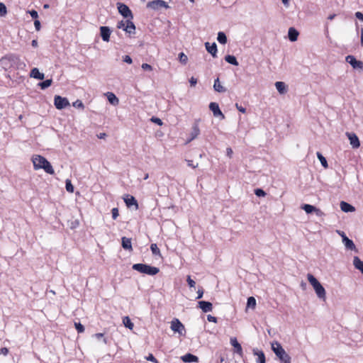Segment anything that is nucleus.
Segmentation results:
<instances>
[{"label": "nucleus", "instance_id": "27", "mask_svg": "<svg viewBox=\"0 0 363 363\" xmlns=\"http://www.w3.org/2000/svg\"><path fill=\"white\" fill-rule=\"evenodd\" d=\"M182 359L184 362H195L198 361V357L192 354L188 353L182 356Z\"/></svg>", "mask_w": 363, "mask_h": 363}, {"label": "nucleus", "instance_id": "32", "mask_svg": "<svg viewBox=\"0 0 363 363\" xmlns=\"http://www.w3.org/2000/svg\"><path fill=\"white\" fill-rule=\"evenodd\" d=\"M217 40L219 43L225 45L227 43L226 35L222 31L218 32Z\"/></svg>", "mask_w": 363, "mask_h": 363}, {"label": "nucleus", "instance_id": "22", "mask_svg": "<svg viewBox=\"0 0 363 363\" xmlns=\"http://www.w3.org/2000/svg\"><path fill=\"white\" fill-rule=\"evenodd\" d=\"M124 202L128 207H130L132 206H135L136 208L138 207L137 200L133 196L127 195L125 198H124Z\"/></svg>", "mask_w": 363, "mask_h": 363}, {"label": "nucleus", "instance_id": "51", "mask_svg": "<svg viewBox=\"0 0 363 363\" xmlns=\"http://www.w3.org/2000/svg\"><path fill=\"white\" fill-rule=\"evenodd\" d=\"M142 69L144 70H149L151 71L152 69V67L150 65L147 63H143L141 66Z\"/></svg>", "mask_w": 363, "mask_h": 363}, {"label": "nucleus", "instance_id": "29", "mask_svg": "<svg viewBox=\"0 0 363 363\" xmlns=\"http://www.w3.org/2000/svg\"><path fill=\"white\" fill-rule=\"evenodd\" d=\"M200 133V130L197 124H194L192 128V131L191 133V137L188 140V142H191L194 139H195Z\"/></svg>", "mask_w": 363, "mask_h": 363}, {"label": "nucleus", "instance_id": "60", "mask_svg": "<svg viewBox=\"0 0 363 363\" xmlns=\"http://www.w3.org/2000/svg\"><path fill=\"white\" fill-rule=\"evenodd\" d=\"M9 353V350L8 348L6 347H2L1 350H0V354H3V355H7Z\"/></svg>", "mask_w": 363, "mask_h": 363}, {"label": "nucleus", "instance_id": "25", "mask_svg": "<svg viewBox=\"0 0 363 363\" xmlns=\"http://www.w3.org/2000/svg\"><path fill=\"white\" fill-rule=\"evenodd\" d=\"M353 265L355 269L359 270L363 274V261H362L359 257H354Z\"/></svg>", "mask_w": 363, "mask_h": 363}, {"label": "nucleus", "instance_id": "28", "mask_svg": "<svg viewBox=\"0 0 363 363\" xmlns=\"http://www.w3.org/2000/svg\"><path fill=\"white\" fill-rule=\"evenodd\" d=\"M106 96H107V99L111 104L114 105V106L118 104L119 100L113 93L107 92Z\"/></svg>", "mask_w": 363, "mask_h": 363}, {"label": "nucleus", "instance_id": "33", "mask_svg": "<svg viewBox=\"0 0 363 363\" xmlns=\"http://www.w3.org/2000/svg\"><path fill=\"white\" fill-rule=\"evenodd\" d=\"M317 155V157L318 158V160H320L322 166L324 167V168H328V162L325 159V157L319 152H318L316 153Z\"/></svg>", "mask_w": 363, "mask_h": 363}, {"label": "nucleus", "instance_id": "57", "mask_svg": "<svg viewBox=\"0 0 363 363\" xmlns=\"http://www.w3.org/2000/svg\"><path fill=\"white\" fill-rule=\"evenodd\" d=\"M207 320L209 321V322H212V323H216L217 322V318L211 315H207Z\"/></svg>", "mask_w": 363, "mask_h": 363}, {"label": "nucleus", "instance_id": "13", "mask_svg": "<svg viewBox=\"0 0 363 363\" xmlns=\"http://www.w3.org/2000/svg\"><path fill=\"white\" fill-rule=\"evenodd\" d=\"M230 344L234 347V352L240 355V357H242L243 352L241 345L238 342V340L236 337H231L230 338Z\"/></svg>", "mask_w": 363, "mask_h": 363}, {"label": "nucleus", "instance_id": "44", "mask_svg": "<svg viewBox=\"0 0 363 363\" xmlns=\"http://www.w3.org/2000/svg\"><path fill=\"white\" fill-rule=\"evenodd\" d=\"M255 194L257 196H264L266 193L262 189H257L255 190Z\"/></svg>", "mask_w": 363, "mask_h": 363}, {"label": "nucleus", "instance_id": "16", "mask_svg": "<svg viewBox=\"0 0 363 363\" xmlns=\"http://www.w3.org/2000/svg\"><path fill=\"white\" fill-rule=\"evenodd\" d=\"M121 245L124 250H128L129 252L133 251V247H132V242H131L130 238H128L126 237H123L121 238Z\"/></svg>", "mask_w": 363, "mask_h": 363}, {"label": "nucleus", "instance_id": "49", "mask_svg": "<svg viewBox=\"0 0 363 363\" xmlns=\"http://www.w3.org/2000/svg\"><path fill=\"white\" fill-rule=\"evenodd\" d=\"M146 359L147 361H150V362H155V363H158V361L157 360V359L154 357V355L152 354H150L147 357H146Z\"/></svg>", "mask_w": 363, "mask_h": 363}, {"label": "nucleus", "instance_id": "1", "mask_svg": "<svg viewBox=\"0 0 363 363\" xmlns=\"http://www.w3.org/2000/svg\"><path fill=\"white\" fill-rule=\"evenodd\" d=\"M0 65L6 71L21 70L26 71V63L21 60L19 55L10 53L2 57L0 60Z\"/></svg>", "mask_w": 363, "mask_h": 363}, {"label": "nucleus", "instance_id": "9", "mask_svg": "<svg viewBox=\"0 0 363 363\" xmlns=\"http://www.w3.org/2000/svg\"><path fill=\"white\" fill-rule=\"evenodd\" d=\"M345 60L353 69L363 70V62L360 60H357L354 56L347 55Z\"/></svg>", "mask_w": 363, "mask_h": 363}, {"label": "nucleus", "instance_id": "23", "mask_svg": "<svg viewBox=\"0 0 363 363\" xmlns=\"http://www.w3.org/2000/svg\"><path fill=\"white\" fill-rule=\"evenodd\" d=\"M275 86L280 94H284L287 92V86L283 82H277Z\"/></svg>", "mask_w": 363, "mask_h": 363}, {"label": "nucleus", "instance_id": "11", "mask_svg": "<svg viewBox=\"0 0 363 363\" xmlns=\"http://www.w3.org/2000/svg\"><path fill=\"white\" fill-rule=\"evenodd\" d=\"M347 136L350 140V143L352 148H358L360 146V142L359 140L358 137L355 133H347Z\"/></svg>", "mask_w": 363, "mask_h": 363}, {"label": "nucleus", "instance_id": "39", "mask_svg": "<svg viewBox=\"0 0 363 363\" xmlns=\"http://www.w3.org/2000/svg\"><path fill=\"white\" fill-rule=\"evenodd\" d=\"M65 188L67 191L69 193L74 192V186L69 179H67L65 182Z\"/></svg>", "mask_w": 363, "mask_h": 363}, {"label": "nucleus", "instance_id": "5", "mask_svg": "<svg viewBox=\"0 0 363 363\" xmlns=\"http://www.w3.org/2000/svg\"><path fill=\"white\" fill-rule=\"evenodd\" d=\"M132 268L140 273L150 276H154L160 272L158 267L142 263L134 264Z\"/></svg>", "mask_w": 363, "mask_h": 363}, {"label": "nucleus", "instance_id": "46", "mask_svg": "<svg viewBox=\"0 0 363 363\" xmlns=\"http://www.w3.org/2000/svg\"><path fill=\"white\" fill-rule=\"evenodd\" d=\"M186 281H187V283H188L189 287H191V288L195 287L196 283L193 279H191L190 276H187Z\"/></svg>", "mask_w": 363, "mask_h": 363}, {"label": "nucleus", "instance_id": "21", "mask_svg": "<svg viewBox=\"0 0 363 363\" xmlns=\"http://www.w3.org/2000/svg\"><path fill=\"white\" fill-rule=\"evenodd\" d=\"M253 354L255 356H257L256 362L257 363H265V355L262 351L258 350L257 349L253 350Z\"/></svg>", "mask_w": 363, "mask_h": 363}, {"label": "nucleus", "instance_id": "38", "mask_svg": "<svg viewBox=\"0 0 363 363\" xmlns=\"http://www.w3.org/2000/svg\"><path fill=\"white\" fill-rule=\"evenodd\" d=\"M52 79H46L39 84V86L42 89H45L49 87L52 84Z\"/></svg>", "mask_w": 363, "mask_h": 363}, {"label": "nucleus", "instance_id": "41", "mask_svg": "<svg viewBox=\"0 0 363 363\" xmlns=\"http://www.w3.org/2000/svg\"><path fill=\"white\" fill-rule=\"evenodd\" d=\"M74 326L79 333L84 332V327L80 323H74Z\"/></svg>", "mask_w": 363, "mask_h": 363}, {"label": "nucleus", "instance_id": "35", "mask_svg": "<svg viewBox=\"0 0 363 363\" xmlns=\"http://www.w3.org/2000/svg\"><path fill=\"white\" fill-rule=\"evenodd\" d=\"M256 306V300L253 296H250L247 298V307L255 308Z\"/></svg>", "mask_w": 363, "mask_h": 363}, {"label": "nucleus", "instance_id": "3", "mask_svg": "<svg viewBox=\"0 0 363 363\" xmlns=\"http://www.w3.org/2000/svg\"><path fill=\"white\" fill-rule=\"evenodd\" d=\"M272 350L281 363H291V357L278 342L272 344Z\"/></svg>", "mask_w": 363, "mask_h": 363}, {"label": "nucleus", "instance_id": "45", "mask_svg": "<svg viewBox=\"0 0 363 363\" xmlns=\"http://www.w3.org/2000/svg\"><path fill=\"white\" fill-rule=\"evenodd\" d=\"M111 213H112V218L113 220H116L118 216V209L117 208H113L112 210H111Z\"/></svg>", "mask_w": 363, "mask_h": 363}, {"label": "nucleus", "instance_id": "7", "mask_svg": "<svg viewBox=\"0 0 363 363\" xmlns=\"http://www.w3.org/2000/svg\"><path fill=\"white\" fill-rule=\"evenodd\" d=\"M117 9L119 13L127 19H133V15L129 7L123 3H117Z\"/></svg>", "mask_w": 363, "mask_h": 363}, {"label": "nucleus", "instance_id": "15", "mask_svg": "<svg viewBox=\"0 0 363 363\" xmlns=\"http://www.w3.org/2000/svg\"><path fill=\"white\" fill-rule=\"evenodd\" d=\"M198 304H199V307L204 313L211 312L213 310V305L209 301H199Z\"/></svg>", "mask_w": 363, "mask_h": 363}, {"label": "nucleus", "instance_id": "55", "mask_svg": "<svg viewBox=\"0 0 363 363\" xmlns=\"http://www.w3.org/2000/svg\"><path fill=\"white\" fill-rule=\"evenodd\" d=\"M235 106L240 112L242 113H245L246 112V108L242 107V106H240L238 104H236Z\"/></svg>", "mask_w": 363, "mask_h": 363}, {"label": "nucleus", "instance_id": "42", "mask_svg": "<svg viewBox=\"0 0 363 363\" xmlns=\"http://www.w3.org/2000/svg\"><path fill=\"white\" fill-rule=\"evenodd\" d=\"M73 106L74 107H76V108H82V109H84V104L82 103V101L80 100H77L75 101L74 103H73Z\"/></svg>", "mask_w": 363, "mask_h": 363}, {"label": "nucleus", "instance_id": "12", "mask_svg": "<svg viewBox=\"0 0 363 363\" xmlns=\"http://www.w3.org/2000/svg\"><path fill=\"white\" fill-rule=\"evenodd\" d=\"M209 108L213 112V116L216 117L220 116L222 119L225 118L224 115L221 112L219 106L216 102H211L209 104Z\"/></svg>", "mask_w": 363, "mask_h": 363}, {"label": "nucleus", "instance_id": "19", "mask_svg": "<svg viewBox=\"0 0 363 363\" xmlns=\"http://www.w3.org/2000/svg\"><path fill=\"white\" fill-rule=\"evenodd\" d=\"M340 206L341 210L345 213L354 212L355 211V208L352 205L345 201H341Z\"/></svg>", "mask_w": 363, "mask_h": 363}, {"label": "nucleus", "instance_id": "54", "mask_svg": "<svg viewBox=\"0 0 363 363\" xmlns=\"http://www.w3.org/2000/svg\"><path fill=\"white\" fill-rule=\"evenodd\" d=\"M34 26H35V28L36 30H40V28H41L40 22L38 20H37V19L35 20Z\"/></svg>", "mask_w": 363, "mask_h": 363}, {"label": "nucleus", "instance_id": "34", "mask_svg": "<svg viewBox=\"0 0 363 363\" xmlns=\"http://www.w3.org/2000/svg\"><path fill=\"white\" fill-rule=\"evenodd\" d=\"M123 323L126 328H128L130 330H132L133 328L134 325L128 316H125L123 318Z\"/></svg>", "mask_w": 363, "mask_h": 363}, {"label": "nucleus", "instance_id": "61", "mask_svg": "<svg viewBox=\"0 0 363 363\" xmlns=\"http://www.w3.org/2000/svg\"><path fill=\"white\" fill-rule=\"evenodd\" d=\"M197 294H198V296H197L196 298H197V299L201 298H202V296H203V289H199L198 290V291H197Z\"/></svg>", "mask_w": 363, "mask_h": 363}, {"label": "nucleus", "instance_id": "63", "mask_svg": "<svg viewBox=\"0 0 363 363\" xmlns=\"http://www.w3.org/2000/svg\"><path fill=\"white\" fill-rule=\"evenodd\" d=\"M97 137L99 139H104V138H105L106 137V134L105 133H101L99 135H97Z\"/></svg>", "mask_w": 363, "mask_h": 363}, {"label": "nucleus", "instance_id": "6", "mask_svg": "<svg viewBox=\"0 0 363 363\" xmlns=\"http://www.w3.org/2000/svg\"><path fill=\"white\" fill-rule=\"evenodd\" d=\"M170 328L174 333H179L180 335H184L186 330L184 325L181 323V321L177 318H174L171 321Z\"/></svg>", "mask_w": 363, "mask_h": 363}, {"label": "nucleus", "instance_id": "30", "mask_svg": "<svg viewBox=\"0 0 363 363\" xmlns=\"http://www.w3.org/2000/svg\"><path fill=\"white\" fill-rule=\"evenodd\" d=\"M213 88H214L215 91L220 92V93H223L226 91V89L221 85L218 78L215 79Z\"/></svg>", "mask_w": 363, "mask_h": 363}, {"label": "nucleus", "instance_id": "48", "mask_svg": "<svg viewBox=\"0 0 363 363\" xmlns=\"http://www.w3.org/2000/svg\"><path fill=\"white\" fill-rule=\"evenodd\" d=\"M125 25H126V21H121L118 23L117 28L119 29H123L124 30L125 28Z\"/></svg>", "mask_w": 363, "mask_h": 363}, {"label": "nucleus", "instance_id": "26", "mask_svg": "<svg viewBox=\"0 0 363 363\" xmlns=\"http://www.w3.org/2000/svg\"><path fill=\"white\" fill-rule=\"evenodd\" d=\"M298 32L294 28H290L288 31L289 39L291 42H294L297 40Z\"/></svg>", "mask_w": 363, "mask_h": 363}, {"label": "nucleus", "instance_id": "2", "mask_svg": "<svg viewBox=\"0 0 363 363\" xmlns=\"http://www.w3.org/2000/svg\"><path fill=\"white\" fill-rule=\"evenodd\" d=\"M32 162L35 170L42 169L48 174H55V171L52 168V166L45 157L39 155H35L32 157Z\"/></svg>", "mask_w": 363, "mask_h": 363}, {"label": "nucleus", "instance_id": "62", "mask_svg": "<svg viewBox=\"0 0 363 363\" xmlns=\"http://www.w3.org/2000/svg\"><path fill=\"white\" fill-rule=\"evenodd\" d=\"M313 212H315V214H316L318 216H323V215H324L323 212L321 210H320V209H318V208H315V210H314V211H313Z\"/></svg>", "mask_w": 363, "mask_h": 363}, {"label": "nucleus", "instance_id": "59", "mask_svg": "<svg viewBox=\"0 0 363 363\" xmlns=\"http://www.w3.org/2000/svg\"><path fill=\"white\" fill-rule=\"evenodd\" d=\"M189 83L191 86H195L197 84V79L194 77H191V79H189Z\"/></svg>", "mask_w": 363, "mask_h": 363}, {"label": "nucleus", "instance_id": "47", "mask_svg": "<svg viewBox=\"0 0 363 363\" xmlns=\"http://www.w3.org/2000/svg\"><path fill=\"white\" fill-rule=\"evenodd\" d=\"M186 162H187L188 166L193 169H195L198 167V163L194 164L191 160H186Z\"/></svg>", "mask_w": 363, "mask_h": 363}, {"label": "nucleus", "instance_id": "58", "mask_svg": "<svg viewBox=\"0 0 363 363\" xmlns=\"http://www.w3.org/2000/svg\"><path fill=\"white\" fill-rule=\"evenodd\" d=\"M355 16L359 21H363V13L360 11H357L355 13Z\"/></svg>", "mask_w": 363, "mask_h": 363}, {"label": "nucleus", "instance_id": "14", "mask_svg": "<svg viewBox=\"0 0 363 363\" xmlns=\"http://www.w3.org/2000/svg\"><path fill=\"white\" fill-rule=\"evenodd\" d=\"M111 33V30L108 26H101L100 27V35L102 40L105 42H108L110 40V35Z\"/></svg>", "mask_w": 363, "mask_h": 363}, {"label": "nucleus", "instance_id": "18", "mask_svg": "<svg viewBox=\"0 0 363 363\" xmlns=\"http://www.w3.org/2000/svg\"><path fill=\"white\" fill-rule=\"evenodd\" d=\"M124 31L129 34H134L135 33V26L133 22V19L126 20V25Z\"/></svg>", "mask_w": 363, "mask_h": 363}, {"label": "nucleus", "instance_id": "53", "mask_svg": "<svg viewBox=\"0 0 363 363\" xmlns=\"http://www.w3.org/2000/svg\"><path fill=\"white\" fill-rule=\"evenodd\" d=\"M123 62H126L128 64H131L133 62V60H132L131 57L129 55H125L123 57Z\"/></svg>", "mask_w": 363, "mask_h": 363}, {"label": "nucleus", "instance_id": "10", "mask_svg": "<svg viewBox=\"0 0 363 363\" xmlns=\"http://www.w3.org/2000/svg\"><path fill=\"white\" fill-rule=\"evenodd\" d=\"M54 104L57 109L61 110L69 105L67 98L60 96H55L54 98Z\"/></svg>", "mask_w": 363, "mask_h": 363}, {"label": "nucleus", "instance_id": "43", "mask_svg": "<svg viewBox=\"0 0 363 363\" xmlns=\"http://www.w3.org/2000/svg\"><path fill=\"white\" fill-rule=\"evenodd\" d=\"M6 7L3 3H0V16H4L6 14Z\"/></svg>", "mask_w": 363, "mask_h": 363}, {"label": "nucleus", "instance_id": "31", "mask_svg": "<svg viewBox=\"0 0 363 363\" xmlns=\"http://www.w3.org/2000/svg\"><path fill=\"white\" fill-rule=\"evenodd\" d=\"M225 60L230 65L238 66V62L234 55H228L225 57Z\"/></svg>", "mask_w": 363, "mask_h": 363}, {"label": "nucleus", "instance_id": "37", "mask_svg": "<svg viewBox=\"0 0 363 363\" xmlns=\"http://www.w3.org/2000/svg\"><path fill=\"white\" fill-rule=\"evenodd\" d=\"M302 209H303L306 213H311L315 210V207L310 204H304L302 206Z\"/></svg>", "mask_w": 363, "mask_h": 363}, {"label": "nucleus", "instance_id": "56", "mask_svg": "<svg viewBox=\"0 0 363 363\" xmlns=\"http://www.w3.org/2000/svg\"><path fill=\"white\" fill-rule=\"evenodd\" d=\"M233 152L232 148L231 147H227V149H226V155L229 158H231L232 156H233Z\"/></svg>", "mask_w": 363, "mask_h": 363}, {"label": "nucleus", "instance_id": "24", "mask_svg": "<svg viewBox=\"0 0 363 363\" xmlns=\"http://www.w3.org/2000/svg\"><path fill=\"white\" fill-rule=\"evenodd\" d=\"M30 77L37 79L42 80L44 79V74L40 72L38 69L35 67L31 69Z\"/></svg>", "mask_w": 363, "mask_h": 363}, {"label": "nucleus", "instance_id": "8", "mask_svg": "<svg viewBox=\"0 0 363 363\" xmlns=\"http://www.w3.org/2000/svg\"><path fill=\"white\" fill-rule=\"evenodd\" d=\"M147 8L156 11L160 9V8L169 9V6L167 4V3L163 0H154L147 2Z\"/></svg>", "mask_w": 363, "mask_h": 363}, {"label": "nucleus", "instance_id": "36", "mask_svg": "<svg viewBox=\"0 0 363 363\" xmlns=\"http://www.w3.org/2000/svg\"><path fill=\"white\" fill-rule=\"evenodd\" d=\"M150 250L152 251V255L161 256L160 250L158 248L157 244H155V243L151 244Z\"/></svg>", "mask_w": 363, "mask_h": 363}, {"label": "nucleus", "instance_id": "64", "mask_svg": "<svg viewBox=\"0 0 363 363\" xmlns=\"http://www.w3.org/2000/svg\"><path fill=\"white\" fill-rule=\"evenodd\" d=\"M361 45L363 46V28H361Z\"/></svg>", "mask_w": 363, "mask_h": 363}, {"label": "nucleus", "instance_id": "20", "mask_svg": "<svg viewBox=\"0 0 363 363\" xmlns=\"http://www.w3.org/2000/svg\"><path fill=\"white\" fill-rule=\"evenodd\" d=\"M205 47L206 50L212 55L213 57H216L217 54V45L215 43H213L211 44L210 43L207 42L205 43Z\"/></svg>", "mask_w": 363, "mask_h": 363}, {"label": "nucleus", "instance_id": "40", "mask_svg": "<svg viewBox=\"0 0 363 363\" xmlns=\"http://www.w3.org/2000/svg\"><path fill=\"white\" fill-rule=\"evenodd\" d=\"M179 59L182 64H186L188 61V57L184 52L179 53Z\"/></svg>", "mask_w": 363, "mask_h": 363}, {"label": "nucleus", "instance_id": "52", "mask_svg": "<svg viewBox=\"0 0 363 363\" xmlns=\"http://www.w3.org/2000/svg\"><path fill=\"white\" fill-rule=\"evenodd\" d=\"M151 121H152V122H154L155 123H156V124L159 125H162V120H161L160 118H159L152 117V118H151Z\"/></svg>", "mask_w": 363, "mask_h": 363}, {"label": "nucleus", "instance_id": "4", "mask_svg": "<svg viewBox=\"0 0 363 363\" xmlns=\"http://www.w3.org/2000/svg\"><path fill=\"white\" fill-rule=\"evenodd\" d=\"M308 281L313 287L317 296L323 300L325 299V290L318 279L311 274L307 275Z\"/></svg>", "mask_w": 363, "mask_h": 363}, {"label": "nucleus", "instance_id": "17", "mask_svg": "<svg viewBox=\"0 0 363 363\" xmlns=\"http://www.w3.org/2000/svg\"><path fill=\"white\" fill-rule=\"evenodd\" d=\"M342 242L345 244V246L348 250H355L356 247L354 244L353 241L349 239L344 233H342Z\"/></svg>", "mask_w": 363, "mask_h": 363}, {"label": "nucleus", "instance_id": "50", "mask_svg": "<svg viewBox=\"0 0 363 363\" xmlns=\"http://www.w3.org/2000/svg\"><path fill=\"white\" fill-rule=\"evenodd\" d=\"M28 13L33 18L36 20L38 18V13L35 10L28 11Z\"/></svg>", "mask_w": 363, "mask_h": 363}]
</instances>
